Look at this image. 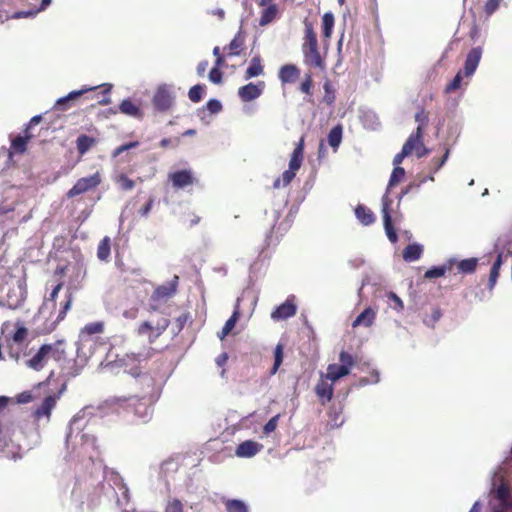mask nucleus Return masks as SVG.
<instances>
[{"label":"nucleus","mask_w":512,"mask_h":512,"mask_svg":"<svg viewBox=\"0 0 512 512\" xmlns=\"http://www.w3.org/2000/svg\"><path fill=\"white\" fill-rule=\"evenodd\" d=\"M148 355L143 353H127L118 360L120 365L125 368V372L133 377H140L141 384L144 386L140 396H130L128 398H114L113 403H118L126 409H131L134 414L143 422H147L153 412L152 404L156 400L155 380L148 374H141L139 364L147 360Z\"/></svg>","instance_id":"1"},{"label":"nucleus","mask_w":512,"mask_h":512,"mask_svg":"<svg viewBox=\"0 0 512 512\" xmlns=\"http://www.w3.org/2000/svg\"><path fill=\"white\" fill-rule=\"evenodd\" d=\"M90 414L91 408L85 407L71 419L66 435V446L67 448L72 447V452L77 458H88L90 461H94L98 456L96 437L89 432H84L88 422L86 417Z\"/></svg>","instance_id":"2"},{"label":"nucleus","mask_w":512,"mask_h":512,"mask_svg":"<svg viewBox=\"0 0 512 512\" xmlns=\"http://www.w3.org/2000/svg\"><path fill=\"white\" fill-rule=\"evenodd\" d=\"M303 152H304V138L301 137L291 155L288 170H285L282 173V176L280 178H277L274 181L273 187L275 189L280 188L281 185L285 187L291 183V181L293 180V178L296 175L295 172L297 170H299V168L302 165Z\"/></svg>","instance_id":"3"},{"label":"nucleus","mask_w":512,"mask_h":512,"mask_svg":"<svg viewBox=\"0 0 512 512\" xmlns=\"http://www.w3.org/2000/svg\"><path fill=\"white\" fill-rule=\"evenodd\" d=\"M491 492L496 501L490 503L487 512H512V491L508 484L501 482L496 485L493 483Z\"/></svg>","instance_id":"4"},{"label":"nucleus","mask_w":512,"mask_h":512,"mask_svg":"<svg viewBox=\"0 0 512 512\" xmlns=\"http://www.w3.org/2000/svg\"><path fill=\"white\" fill-rule=\"evenodd\" d=\"M175 98L174 86L162 84L158 86L152 98V103L157 111L166 112L174 105Z\"/></svg>","instance_id":"5"},{"label":"nucleus","mask_w":512,"mask_h":512,"mask_svg":"<svg viewBox=\"0 0 512 512\" xmlns=\"http://www.w3.org/2000/svg\"><path fill=\"white\" fill-rule=\"evenodd\" d=\"M304 62L315 68H323V60L318 49L316 34H306L303 43Z\"/></svg>","instance_id":"6"},{"label":"nucleus","mask_w":512,"mask_h":512,"mask_svg":"<svg viewBox=\"0 0 512 512\" xmlns=\"http://www.w3.org/2000/svg\"><path fill=\"white\" fill-rule=\"evenodd\" d=\"M101 182V178L98 172L88 177L80 178L74 186L67 192V197L73 198L77 195L83 194L95 187Z\"/></svg>","instance_id":"7"},{"label":"nucleus","mask_w":512,"mask_h":512,"mask_svg":"<svg viewBox=\"0 0 512 512\" xmlns=\"http://www.w3.org/2000/svg\"><path fill=\"white\" fill-rule=\"evenodd\" d=\"M27 291L23 282H18L16 286L9 289L6 297V305L10 309H18L26 299Z\"/></svg>","instance_id":"8"},{"label":"nucleus","mask_w":512,"mask_h":512,"mask_svg":"<svg viewBox=\"0 0 512 512\" xmlns=\"http://www.w3.org/2000/svg\"><path fill=\"white\" fill-rule=\"evenodd\" d=\"M178 279V276L175 275L171 281L158 286L151 295L150 300L152 302H161L173 297L177 291Z\"/></svg>","instance_id":"9"},{"label":"nucleus","mask_w":512,"mask_h":512,"mask_svg":"<svg viewBox=\"0 0 512 512\" xmlns=\"http://www.w3.org/2000/svg\"><path fill=\"white\" fill-rule=\"evenodd\" d=\"M482 54L483 48L481 46L473 47L468 52L463 69L461 70L466 78H471L474 75L482 58Z\"/></svg>","instance_id":"10"},{"label":"nucleus","mask_w":512,"mask_h":512,"mask_svg":"<svg viewBox=\"0 0 512 512\" xmlns=\"http://www.w3.org/2000/svg\"><path fill=\"white\" fill-rule=\"evenodd\" d=\"M52 0H23V5L27 9L19 10L14 13L15 18H29L34 17L40 11L44 10L51 4Z\"/></svg>","instance_id":"11"},{"label":"nucleus","mask_w":512,"mask_h":512,"mask_svg":"<svg viewBox=\"0 0 512 512\" xmlns=\"http://www.w3.org/2000/svg\"><path fill=\"white\" fill-rule=\"evenodd\" d=\"M392 200L389 199V197L384 194L382 197V215H383V222H384V229L385 233L388 237V239L392 243H396L398 236L397 233L392 225V219L390 214V206H391Z\"/></svg>","instance_id":"12"},{"label":"nucleus","mask_w":512,"mask_h":512,"mask_svg":"<svg viewBox=\"0 0 512 512\" xmlns=\"http://www.w3.org/2000/svg\"><path fill=\"white\" fill-rule=\"evenodd\" d=\"M296 312L297 306L294 303V296L291 295L271 313V318L274 321H281L294 316Z\"/></svg>","instance_id":"13"},{"label":"nucleus","mask_w":512,"mask_h":512,"mask_svg":"<svg viewBox=\"0 0 512 512\" xmlns=\"http://www.w3.org/2000/svg\"><path fill=\"white\" fill-rule=\"evenodd\" d=\"M168 179L176 189H183L194 183L193 172L190 169L169 173Z\"/></svg>","instance_id":"14"},{"label":"nucleus","mask_w":512,"mask_h":512,"mask_svg":"<svg viewBox=\"0 0 512 512\" xmlns=\"http://www.w3.org/2000/svg\"><path fill=\"white\" fill-rule=\"evenodd\" d=\"M264 90V82L260 81L258 84L248 83L238 90V96L244 102H249L261 96Z\"/></svg>","instance_id":"15"},{"label":"nucleus","mask_w":512,"mask_h":512,"mask_svg":"<svg viewBox=\"0 0 512 512\" xmlns=\"http://www.w3.org/2000/svg\"><path fill=\"white\" fill-rule=\"evenodd\" d=\"M104 329L103 322H92L85 325V327L81 331V344L77 347V356L79 358L82 357V349L85 346L87 342H89V339H85V337H90L95 334L102 333Z\"/></svg>","instance_id":"16"},{"label":"nucleus","mask_w":512,"mask_h":512,"mask_svg":"<svg viewBox=\"0 0 512 512\" xmlns=\"http://www.w3.org/2000/svg\"><path fill=\"white\" fill-rule=\"evenodd\" d=\"M24 7L23 0H0V23H4L14 17V9Z\"/></svg>","instance_id":"17"},{"label":"nucleus","mask_w":512,"mask_h":512,"mask_svg":"<svg viewBox=\"0 0 512 512\" xmlns=\"http://www.w3.org/2000/svg\"><path fill=\"white\" fill-rule=\"evenodd\" d=\"M262 448V444L252 440H246L237 446L235 454L240 458H251L260 452Z\"/></svg>","instance_id":"18"},{"label":"nucleus","mask_w":512,"mask_h":512,"mask_svg":"<svg viewBox=\"0 0 512 512\" xmlns=\"http://www.w3.org/2000/svg\"><path fill=\"white\" fill-rule=\"evenodd\" d=\"M97 88H98V86H93V87L84 86L80 90L71 91L66 96H63V97L57 99L54 107L59 110H66V109H68L70 102L76 100L77 98H79L80 96L85 94L86 92L93 91Z\"/></svg>","instance_id":"19"},{"label":"nucleus","mask_w":512,"mask_h":512,"mask_svg":"<svg viewBox=\"0 0 512 512\" xmlns=\"http://www.w3.org/2000/svg\"><path fill=\"white\" fill-rule=\"evenodd\" d=\"M49 349L50 348L48 347V345L43 344L38 349V351L35 353V355L32 358H30L29 360H27L26 365L29 368L36 370V371H40L41 369H43V367L45 366V364L47 363V361L49 359V357L47 355V351Z\"/></svg>","instance_id":"20"},{"label":"nucleus","mask_w":512,"mask_h":512,"mask_svg":"<svg viewBox=\"0 0 512 512\" xmlns=\"http://www.w3.org/2000/svg\"><path fill=\"white\" fill-rule=\"evenodd\" d=\"M315 392L317 396L320 398L323 404L329 402L333 397V385L328 382V379L325 377L320 379L316 384Z\"/></svg>","instance_id":"21"},{"label":"nucleus","mask_w":512,"mask_h":512,"mask_svg":"<svg viewBox=\"0 0 512 512\" xmlns=\"http://www.w3.org/2000/svg\"><path fill=\"white\" fill-rule=\"evenodd\" d=\"M239 318H240V299L238 298L235 303L234 311H233L232 315L224 324L221 332L218 333V337L221 340H223L232 331V329L235 327Z\"/></svg>","instance_id":"22"},{"label":"nucleus","mask_w":512,"mask_h":512,"mask_svg":"<svg viewBox=\"0 0 512 512\" xmlns=\"http://www.w3.org/2000/svg\"><path fill=\"white\" fill-rule=\"evenodd\" d=\"M376 314L377 311L375 309L372 307H367L356 317L352 323V326L354 328L358 326L370 327L376 319Z\"/></svg>","instance_id":"23"},{"label":"nucleus","mask_w":512,"mask_h":512,"mask_svg":"<svg viewBox=\"0 0 512 512\" xmlns=\"http://www.w3.org/2000/svg\"><path fill=\"white\" fill-rule=\"evenodd\" d=\"M300 71L293 64H286L280 68L279 79L282 83H293L299 77Z\"/></svg>","instance_id":"24"},{"label":"nucleus","mask_w":512,"mask_h":512,"mask_svg":"<svg viewBox=\"0 0 512 512\" xmlns=\"http://www.w3.org/2000/svg\"><path fill=\"white\" fill-rule=\"evenodd\" d=\"M355 216L357 220L364 226H369L375 221L374 213L369 208L361 204L355 208Z\"/></svg>","instance_id":"25"},{"label":"nucleus","mask_w":512,"mask_h":512,"mask_svg":"<svg viewBox=\"0 0 512 512\" xmlns=\"http://www.w3.org/2000/svg\"><path fill=\"white\" fill-rule=\"evenodd\" d=\"M50 348L47 351V355L49 358L54 359L56 362L65 361V350H64V341L58 340L54 343L47 344Z\"/></svg>","instance_id":"26"},{"label":"nucleus","mask_w":512,"mask_h":512,"mask_svg":"<svg viewBox=\"0 0 512 512\" xmlns=\"http://www.w3.org/2000/svg\"><path fill=\"white\" fill-rule=\"evenodd\" d=\"M261 7H263V10L261 12V17L259 19V24L261 26L271 23L278 17L279 9L275 4L262 5Z\"/></svg>","instance_id":"27"},{"label":"nucleus","mask_w":512,"mask_h":512,"mask_svg":"<svg viewBox=\"0 0 512 512\" xmlns=\"http://www.w3.org/2000/svg\"><path fill=\"white\" fill-rule=\"evenodd\" d=\"M423 253V246L418 243L409 244L403 250V259L406 262H414L420 259Z\"/></svg>","instance_id":"28"},{"label":"nucleus","mask_w":512,"mask_h":512,"mask_svg":"<svg viewBox=\"0 0 512 512\" xmlns=\"http://www.w3.org/2000/svg\"><path fill=\"white\" fill-rule=\"evenodd\" d=\"M119 111L125 115L134 117V118H141L142 112L134 102H132L130 99H124L120 105H119Z\"/></svg>","instance_id":"29"},{"label":"nucleus","mask_w":512,"mask_h":512,"mask_svg":"<svg viewBox=\"0 0 512 512\" xmlns=\"http://www.w3.org/2000/svg\"><path fill=\"white\" fill-rule=\"evenodd\" d=\"M349 373L350 372L346 369V367L341 366L340 364H329L325 377L328 380L335 382L340 378L348 375Z\"/></svg>","instance_id":"30"},{"label":"nucleus","mask_w":512,"mask_h":512,"mask_svg":"<svg viewBox=\"0 0 512 512\" xmlns=\"http://www.w3.org/2000/svg\"><path fill=\"white\" fill-rule=\"evenodd\" d=\"M95 144L96 139L86 134H81L76 139V147L80 155L86 154Z\"/></svg>","instance_id":"31"},{"label":"nucleus","mask_w":512,"mask_h":512,"mask_svg":"<svg viewBox=\"0 0 512 512\" xmlns=\"http://www.w3.org/2000/svg\"><path fill=\"white\" fill-rule=\"evenodd\" d=\"M56 404V400L54 396H47L41 405L35 410V416L37 418L41 417H49L51 414L52 409L54 408Z\"/></svg>","instance_id":"32"},{"label":"nucleus","mask_w":512,"mask_h":512,"mask_svg":"<svg viewBox=\"0 0 512 512\" xmlns=\"http://www.w3.org/2000/svg\"><path fill=\"white\" fill-rule=\"evenodd\" d=\"M32 137L29 133L25 132V136L18 135L11 142V153L22 154L26 151L27 143Z\"/></svg>","instance_id":"33"},{"label":"nucleus","mask_w":512,"mask_h":512,"mask_svg":"<svg viewBox=\"0 0 512 512\" xmlns=\"http://www.w3.org/2000/svg\"><path fill=\"white\" fill-rule=\"evenodd\" d=\"M360 119L363 125L368 129H376L379 125L378 116L372 110H361Z\"/></svg>","instance_id":"34"},{"label":"nucleus","mask_w":512,"mask_h":512,"mask_svg":"<svg viewBox=\"0 0 512 512\" xmlns=\"http://www.w3.org/2000/svg\"><path fill=\"white\" fill-rule=\"evenodd\" d=\"M343 129L341 125L334 126L327 137L329 145L333 148L334 151H337L338 147L342 141Z\"/></svg>","instance_id":"35"},{"label":"nucleus","mask_w":512,"mask_h":512,"mask_svg":"<svg viewBox=\"0 0 512 512\" xmlns=\"http://www.w3.org/2000/svg\"><path fill=\"white\" fill-rule=\"evenodd\" d=\"M263 73V66L259 57H254L245 72V80L260 76Z\"/></svg>","instance_id":"36"},{"label":"nucleus","mask_w":512,"mask_h":512,"mask_svg":"<svg viewBox=\"0 0 512 512\" xmlns=\"http://www.w3.org/2000/svg\"><path fill=\"white\" fill-rule=\"evenodd\" d=\"M422 137V134H418L417 132L412 133L404 143L402 150L410 155L413 150L417 149L419 145H422Z\"/></svg>","instance_id":"37"},{"label":"nucleus","mask_w":512,"mask_h":512,"mask_svg":"<svg viewBox=\"0 0 512 512\" xmlns=\"http://www.w3.org/2000/svg\"><path fill=\"white\" fill-rule=\"evenodd\" d=\"M478 265L477 258H468L458 262V271L463 274H471L476 270Z\"/></svg>","instance_id":"38"},{"label":"nucleus","mask_w":512,"mask_h":512,"mask_svg":"<svg viewBox=\"0 0 512 512\" xmlns=\"http://www.w3.org/2000/svg\"><path fill=\"white\" fill-rule=\"evenodd\" d=\"M73 274H74L73 279H71L69 285H70V288L78 289L80 287L82 280L84 279V277L86 275V271H85V269H83L82 265L78 264L77 266L74 267Z\"/></svg>","instance_id":"39"},{"label":"nucleus","mask_w":512,"mask_h":512,"mask_svg":"<svg viewBox=\"0 0 512 512\" xmlns=\"http://www.w3.org/2000/svg\"><path fill=\"white\" fill-rule=\"evenodd\" d=\"M109 256H110V239L108 237H105L99 243V246L97 249V257L101 261H107Z\"/></svg>","instance_id":"40"},{"label":"nucleus","mask_w":512,"mask_h":512,"mask_svg":"<svg viewBox=\"0 0 512 512\" xmlns=\"http://www.w3.org/2000/svg\"><path fill=\"white\" fill-rule=\"evenodd\" d=\"M205 93V86L196 84L192 86L188 91V97L193 103H198L202 100Z\"/></svg>","instance_id":"41"},{"label":"nucleus","mask_w":512,"mask_h":512,"mask_svg":"<svg viewBox=\"0 0 512 512\" xmlns=\"http://www.w3.org/2000/svg\"><path fill=\"white\" fill-rule=\"evenodd\" d=\"M404 175H405V170L404 168L400 167V166H396L394 167L392 173H391V176H390V179H389V183H388V187H387V191H386V195L388 196V191L389 189L396 185L397 183H399L403 178H404Z\"/></svg>","instance_id":"42"},{"label":"nucleus","mask_w":512,"mask_h":512,"mask_svg":"<svg viewBox=\"0 0 512 512\" xmlns=\"http://www.w3.org/2000/svg\"><path fill=\"white\" fill-rule=\"evenodd\" d=\"M225 506L227 512H248L246 504L241 500H227Z\"/></svg>","instance_id":"43"},{"label":"nucleus","mask_w":512,"mask_h":512,"mask_svg":"<svg viewBox=\"0 0 512 512\" xmlns=\"http://www.w3.org/2000/svg\"><path fill=\"white\" fill-rule=\"evenodd\" d=\"M282 362H283V346L281 344H278L274 350V364L270 371V373L272 375L277 373Z\"/></svg>","instance_id":"44"},{"label":"nucleus","mask_w":512,"mask_h":512,"mask_svg":"<svg viewBox=\"0 0 512 512\" xmlns=\"http://www.w3.org/2000/svg\"><path fill=\"white\" fill-rule=\"evenodd\" d=\"M386 297L388 299L389 306L396 310L401 311L404 308L403 301L400 299V297L395 294L394 292H387Z\"/></svg>","instance_id":"45"},{"label":"nucleus","mask_w":512,"mask_h":512,"mask_svg":"<svg viewBox=\"0 0 512 512\" xmlns=\"http://www.w3.org/2000/svg\"><path fill=\"white\" fill-rule=\"evenodd\" d=\"M243 44L244 39L241 37V34H237L227 48L229 49L231 55H239Z\"/></svg>","instance_id":"46"},{"label":"nucleus","mask_w":512,"mask_h":512,"mask_svg":"<svg viewBox=\"0 0 512 512\" xmlns=\"http://www.w3.org/2000/svg\"><path fill=\"white\" fill-rule=\"evenodd\" d=\"M415 121L418 124L415 132H417L418 134H422L423 135L424 128L426 127V125L428 124V121H429L428 116L424 113L423 110H421V111L416 113Z\"/></svg>","instance_id":"47"},{"label":"nucleus","mask_w":512,"mask_h":512,"mask_svg":"<svg viewBox=\"0 0 512 512\" xmlns=\"http://www.w3.org/2000/svg\"><path fill=\"white\" fill-rule=\"evenodd\" d=\"M463 77H465L464 73L459 70L457 74L454 76V78L451 80V82L446 86L445 92L450 93L460 88Z\"/></svg>","instance_id":"48"},{"label":"nucleus","mask_w":512,"mask_h":512,"mask_svg":"<svg viewBox=\"0 0 512 512\" xmlns=\"http://www.w3.org/2000/svg\"><path fill=\"white\" fill-rule=\"evenodd\" d=\"M183 504L177 498L169 499L166 503L164 512H184Z\"/></svg>","instance_id":"49"},{"label":"nucleus","mask_w":512,"mask_h":512,"mask_svg":"<svg viewBox=\"0 0 512 512\" xmlns=\"http://www.w3.org/2000/svg\"><path fill=\"white\" fill-rule=\"evenodd\" d=\"M447 272V268L441 266H433L425 272L424 277L427 279H433L443 276Z\"/></svg>","instance_id":"50"},{"label":"nucleus","mask_w":512,"mask_h":512,"mask_svg":"<svg viewBox=\"0 0 512 512\" xmlns=\"http://www.w3.org/2000/svg\"><path fill=\"white\" fill-rule=\"evenodd\" d=\"M72 301H73V296H72V293L71 292H68L66 294V300L64 301V303L62 304V308L61 310L59 311V314H58V317H57V320L58 321H61L65 318L67 312L70 310L71 308V305H72Z\"/></svg>","instance_id":"51"},{"label":"nucleus","mask_w":512,"mask_h":512,"mask_svg":"<svg viewBox=\"0 0 512 512\" xmlns=\"http://www.w3.org/2000/svg\"><path fill=\"white\" fill-rule=\"evenodd\" d=\"M339 361L340 365L346 367V369L350 372L354 364L353 356L348 352L342 351L339 355Z\"/></svg>","instance_id":"52"},{"label":"nucleus","mask_w":512,"mask_h":512,"mask_svg":"<svg viewBox=\"0 0 512 512\" xmlns=\"http://www.w3.org/2000/svg\"><path fill=\"white\" fill-rule=\"evenodd\" d=\"M115 485L117 486L118 492L121 494L122 500L125 502L129 501V489L127 485L123 482V480L117 477L115 481Z\"/></svg>","instance_id":"53"},{"label":"nucleus","mask_w":512,"mask_h":512,"mask_svg":"<svg viewBox=\"0 0 512 512\" xmlns=\"http://www.w3.org/2000/svg\"><path fill=\"white\" fill-rule=\"evenodd\" d=\"M288 198L282 197L281 201L276 205V207L273 208V214H272V223L273 227L275 226L276 222L278 221L280 217L281 210L287 205Z\"/></svg>","instance_id":"54"},{"label":"nucleus","mask_w":512,"mask_h":512,"mask_svg":"<svg viewBox=\"0 0 512 512\" xmlns=\"http://www.w3.org/2000/svg\"><path fill=\"white\" fill-rule=\"evenodd\" d=\"M334 26V15L331 12H327L322 17V29L323 32H331Z\"/></svg>","instance_id":"55"},{"label":"nucleus","mask_w":512,"mask_h":512,"mask_svg":"<svg viewBox=\"0 0 512 512\" xmlns=\"http://www.w3.org/2000/svg\"><path fill=\"white\" fill-rule=\"evenodd\" d=\"M117 183L120 185L121 189L126 191L132 190L135 186L134 181L128 178L125 174H120L118 176Z\"/></svg>","instance_id":"56"},{"label":"nucleus","mask_w":512,"mask_h":512,"mask_svg":"<svg viewBox=\"0 0 512 512\" xmlns=\"http://www.w3.org/2000/svg\"><path fill=\"white\" fill-rule=\"evenodd\" d=\"M280 418V415L277 414L275 415L274 417H272L263 427V432L265 435H269L270 433H272L276 427H277V424H278V420Z\"/></svg>","instance_id":"57"},{"label":"nucleus","mask_w":512,"mask_h":512,"mask_svg":"<svg viewBox=\"0 0 512 512\" xmlns=\"http://www.w3.org/2000/svg\"><path fill=\"white\" fill-rule=\"evenodd\" d=\"M138 145H139V142H137V141H134V142H130V143L123 144V145H121V146L117 147V148L113 151V153H112V157H113V158H116V157H118L120 154H122L123 152L128 151V150H130V149H132V148H135V147H137Z\"/></svg>","instance_id":"58"},{"label":"nucleus","mask_w":512,"mask_h":512,"mask_svg":"<svg viewBox=\"0 0 512 512\" xmlns=\"http://www.w3.org/2000/svg\"><path fill=\"white\" fill-rule=\"evenodd\" d=\"M207 110L212 114H217L222 110V104L217 99H210L206 104Z\"/></svg>","instance_id":"59"},{"label":"nucleus","mask_w":512,"mask_h":512,"mask_svg":"<svg viewBox=\"0 0 512 512\" xmlns=\"http://www.w3.org/2000/svg\"><path fill=\"white\" fill-rule=\"evenodd\" d=\"M341 408H339V410H337L336 408L332 409L330 411V417H331V422L333 423L332 425L333 426H341L344 422V419L341 418Z\"/></svg>","instance_id":"60"},{"label":"nucleus","mask_w":512,"mask_h":512,"mask_svg":"<svg viewBox=\"0 0 512 512\" xmlns=\"http://www.w3.org/2000/svg\"><path fill=\"white\" fill-rule=\"evenodd\" d=\"M222 76V72L217 67H213L209 72V80L214 84H220L222 82Z\"/></svg>","instance_id":"61"},{"label":"nucleus","mask_w":512,"mask_h":512,"mask_svg":"<svg viewBox=\"0 0 512 512\" xmlns=\"http://www.w3.org/2000/svg\"><path fill=\"white\" fill-rule=\"evenodd\" d=\"M27 335V329L25 327H19L13 334V340L16 343H21Z\"/></svg>","instance_id":"62"},{"label":"nucleus","mask_w":512,"mask_h":512,"mask_svg":"<svg viewBox=\"0 0 512 512\" xmlns=\"http://www.w3.org/2000/svg\"><path fill=\"white\" fill-rule=\"evenodd\" d=\"M500 2L501 0H487L485 4V12L487 14H492L499 8Z\"/></svg>","instance_id":"63"},{"label":"nucleus","mask_w":512,"mask_h":512,"mask_svg":"<svg viewBox=\"0 0 512 512\" xmlns=\"http://www.w3.org/2000/svg\"><path fill=\"white\" fill-rule=\"evenodd\" d=\"M311 87H312L311 75L307 74L304 81L300 85V90H301V92H303L305 94H309L311 92Z\"/></svg>","instance_id":"64"}]
</instances>
